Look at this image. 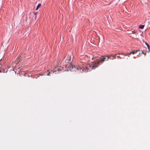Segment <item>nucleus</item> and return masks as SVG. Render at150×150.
<instances>
[{
	"label": "nucleus",
	"mask_w": 150,
	"mask_h": 150,
	"mask_svg": "<svg viewBox=\"0 0 150 150\" xmlns=\"http://www.w3.org/2000/svg\"><path fill=\"white\" fill-rule=\"evenodd\" d=\"M105 57H102L100 59H96L95 61L92 62L90 64H87L86 66L82 67H78L76 68L77 71L80 72H82L83 71L87 72L91 71L93 69H95L97 68L101 64L103 63V62L105 61Z\"/></svg>",
	"instance_id": "obj_1"
},
{
	"label": "nucleus",
	"mask_w": 150,
	"mask_h": 150,
	"mask_svg": "<svg viewBox=\"0 0 150 150\" xmlns=\"http://www.w3.org/2000/svg\"><path fill=\"white\" fill-rule=\"evenodd\" d=\"M112 57L113 58H111V59L113 60L114 59H116V54L115 55H114L113 54H111L110 55H108V56H103V57H105V58L107 57V59H106V61H108L109 59L110 58V57ZM106 59H105V60Z\"/></svg>",
	"instance_id": "obj_2"
},
{
	"label": "nucleus",
	"mask_w": 150,
	"mask_h": 150,
	"mask_svg": "<svg viewBox=\"0 0 150 150\" xmlns=\"http://www.w3.org/2000/svg\"><path fill=\"white\" fill-rule=\"evenodd\" d=\"M132 54H135L134 51L132 52H130V53H125V54H123V56H128V57H129V55H130Z\"/></svg>",
	"instance_id": "obj_3"
},
{
	"label": "nucleus",
	"mask_w": 150,
	"mask_h": 150,
	"mask_svg": "<svg viewBox=\"0 0 150 150\" xmlns=\"http://www.w3.org/2000/svg\"><path fill=\"white\" fill-rule=\"evenodd\" d=\"M57 70L58 71L59 69L57 67H56L54 69L53 71L51 70V72L52 73H54V72L56 71Z\"/></svg>",
	"instance_id": "obj_4"
},
{
	"label": "nucleus",
	"mask_w": 150,
	"mask_h": 150,
	"mask_svg": "<svg viewBox=\"0 0 150 150\" xmlns=\"http://www.w3.org/2000/svg\"><path fill=\"white\" fill-rule=\"evenodd\" d=\"M144 25H140L139 26V28L141 29H143L144 28Z\"/></svg>",
	"instance_id": "obj_5"
},
{
	"label": "nucleus",
	"mask_w": 150,
	"mask_h": 150,
	"mask_svg": "<svg viewBox=\"0 0 150 150\" xmlns=\"http://www.w3.org/2000/svg\"><path fill=\"white\" fill-rule=\"evenodd\" d=\"M41 6V4H39L38 6H37V8H36V10H37L38 9V8L40 7Z\"/></svg>",
	"instance_id": "obj_6"
},
{
	"label": "nucleus",
	"mask_w": 150,
	"mask_h": 150,
	"mask_svg": "<svg viewBox=\"0 0 150 150\" xmlns=\"http://www.w3.org/2000/svg\"><path fill=\"white\" fill-rule=\"evenodd\" d=\"M117 59H125V57H120V56H117Z\"/></svg>",
	"instance_id": "obj_7"
},
{
	"label": "nucleus",
	"mask_w": 150,
	"mask_h": 150,
	"mask_svg": "<svg viewBox=\"0 0 150 150\" xmlns=\"http://www.w3.org/2000/svg\"><path fill=\"white\" fill-rule=\"evenodd\" d=\"M137 31L135 30H134L133 31H132V33L133 34H135L137 33Z\"/></svg>",
	"instance_id": "obj_8"
},
{
	"label": "nucleus",
	"mask_w": 150,
	"mask_h": 150,
	"mask_svg": "<svg viewBox=\"0 0 150 150\" xmlns=\"http://www.w3.org/2000/svg\"><path fill=\"white\" fill-rule=\"evenodd\" d=\"M125 53H116V54H121V55H123V54H125Z\"/></svg>",
	"instance_id": "obj_9"
},
{
	"label": "nucleus",
	"mask_w": 150,
	"mask_h": 150,
	"mask_svg": "<svg viewBox=\"0 0 150 150\" xmlns=\"http://www.w3.org/2000/svg\"><path fill=\"white\" fill-rule=\"evenodd\" d=\"M51 71L50 72H49L47 74V76H50V74L51 73Z\"/></svg>",
	"instance_id": "obj_10"
},
{
	"label": "nucleus",
	"mask_w": 150,
	"mask_h": 150,
	"mask_svg": "<svg viewBox=\"0 0 150 150\" xmlns=\"http://www.w3.org/2000/svg\"><path fill=\"white\" fill-rule=\"evenodd\" d=\"M146 45L147 46V47H148V48H149V44H148L147 43H146Z\"/></svg>",
	"instance_id": "obj_11"
},
{
	"label": "nucleus",
	"mask_w": 150,
	"mask_h": 150,
	"mask_svg": "<svg viewBox=\"0 0 150 150\" xmlns=\"http://www.w3.org/2000/svg\"><path fill=\"white\" fill-rule=\"evenodd\" d=\"M37 12H34V14H35V15H37Z\"/></svg>",
	"instance_id": "obj_12"
},
{
	"label": "nucleus",
	"mask_w": 150,
	"mask_h": 150,
	"mask_svg": "<svg viewBox=\"0 0 150 150\" xmlns=\"http://www.w3.org/2000/svg\"><path fill=\"white\" fill-rule=\"evenodd\" d=\"M134 52H135V54H136V53H137V51H136H136H134Z\"/></svg>",
	"instance_id": "obj_13"
},
{
	"label": "nucleus",
	"mask_w": 150,
	"mask_h": 150,
	"mask_svg": "<svg viewBox=\"0 0 150 150\" xmlns=\"http://www.w3.org/2000/svg\"><path fill=\"white\" fill-rule=\"evenodd\" d=\"M142 53L144 54V55H145L146 54V53H144L143 52H142Z\"/></svg>",
	"instance_id": "obj_14"
},
{
	"label": "nucleus",
	"mask_w": 150,
	"mask_h": 150,
	"mask_svg": "<svg viewBox=\"0 0 150 150\" xmlns=\"http://www.w3.org/2000/svg\"><path fill=\"white\" fill-rule=\"evenodd\" d=\"M35 19H36L37 18V15H35Z\"/></svg>",
	"instance_id": "obj_15"
},
{
	"label": "nucleus",
	"mask_w": 150,
	"mask_h": 150,
	"mask_svg": "<svg viewBox=\"0 0 150 150\" xmlns=\"http://www.w3.org/2000/svg\"><path fill=\"white\" fill-rule=\"evenodd\" d=\"M136 51H137V52L139 51V50H136Z\"/></svg>",
	"instance_id": "obj_16"
},
{
	"label": "nucleus",
	"mask_w": 150,
	"mask_h": 150,
	"mask_svg": "<svg viewBox=\"0 0 150 150\" xmlns=\"http://www.w3.org/2000/svg\"><path fill=\"white\" fill-rule=\"evenodd\" d=\"M1 72V70H0V72Z\"/></svg>",
	"instance_id": "obj_17"
},
{
	"label": "nucleus",
	"mask_w": 150,
	"mask_h": 150,
	"mask_svg": "<svg viewBox=\"0 0 150 150\" xmlns=\"http://www.w3.org/2000/svg\"><path fill=\"white\" fill-rule=\"evenodd\" d=\"M94 57H92V59H93V58Z\"/></svg>",
	"instance_id": "obj_18"
}]
</instances>
